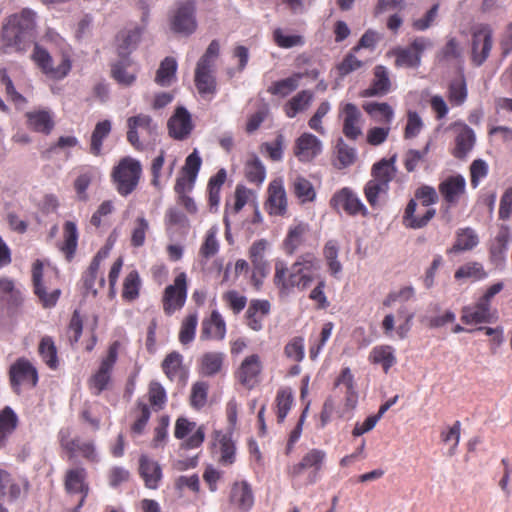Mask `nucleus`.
Segmentation results:
<instances>
[{
    "instance_id": "nucleus-28",
    "label": "nucleus",
    "mask_w": 512,
    "mask_h": 512,
    "mask_svg": "<svg viewBox=\"0 0 512 512\" xmlns=\"http://www.w3.org/2000/svg\"><path fill=\"white\" fill-rule=\"evenodd\" d=\"M29 482L26 478L15 479L4 469H0V497H7L9 501L17 500L22 491L27 492Z\"/></svg>"
},
{
    "instance_id": "nucleus-52",
    "label": "nucleus",
    "mask_w": 512,
    "mask_h": 512,
    "mask_svg": "<svg viewBox=\"0 0 512 512\" xmlns=\"http://www.w3.org/2000/svg\"><path fill=\"white\" fill-rule=\"evenodd\" d=\"M100 268L97 264H89L88 268L82 274L83 287L86 294L96 296L98 288L102 289L105 286V279L103 276L98 278Z\"/></svg>"
},
{
    "instance_id": "nucleus-60",
    "label": "nucleus",
    "mask_w": 512,
    "mask_h": 512,
    "mask_svg": "<svg viewBox=\"0 0 512 512\" xmlns=\"http://www.w3.org/2000/svg\"><path fill=\"white\" fill-rule=\"evenodd\" d=\"M468 96L466 82L463 76L451 81L448 87V100L453 106H461Z\"/></svg>"
},
{
    "instance_id": "nucleus-63",
    "label": "nucleus",
    "mask_w": 512,
    "mask_h": 512,
    "mask_svg": "<svg viewBox=\"0 0 512 512\" xmlns=\"http://www.w3.org/2000/svg\"><path fill=\"white\" fill-rule=\"evenodd\" d=\"M198 324V314L196 312L188 314L182 321L179 331V341L183 345L191 343L195 338Z\"/></svg>"
},
{
    "instance_id": "nucleus-38",
    "label": "nucleus",
    "mask_w": 512,
    "mask_h": 512,
    "mask_svg": "<svg viewBox=\"0 0 512 512\" xmlns=\"http://www.w3.org/2000/svg\"><path fill=\"white\" fill-rule=\"evenodd\" d=\"M29 128L35 132L50 134L54 128L53 115L48 109L34 110L26 113Z\"/></svg>"
},
{
    "instance_id": "nucleus-37",
    "label": "nucleus",
    "mask_w": 512,
    "mask_h": 512,
    "mask_svg": "<svg viewBox=\"0 0 512 512\" xmlns=\"http://www.w3.org/2000/svg\"><path fill=\"white\" fill-rule=\"evenodd\" d=\"M476 141L474 131L466 124H461V128L455 138V147L452 154L455 158L464 159L472 151Z\"/></svg>"
},
{
    "instance_id": "nucleus-6",
    "label": "nucleus",
    "mask_w": 512,
    "mask_h": 512,
    "mask_svg": "<svg viewBox=\"0 0 512 512\" xmlns=\"http://www.w3.org/2000/svg\"><path fill=\"white\" fill-rule=\"evenodd\" d=\"M122 347L119 340H115L107 348L106 355L102 357L98 369L88 380V387L92 394L99 396L108 389L112 381V372L118 360V354Z\"/></svg>"
},
{
    "instance_id": "nucleus-21",
    "label": "nucleus",
    "mask_w": 512,
    "mask_h": 512,
    "mask_svg": "<svg viewBox=\"0 0 512 512\" xmlns=\"http://www.w3.org/2000/svg\"><path fill=\"white\" fill-rule=\"evenodd\" d=\"M340 118L343 121V134L349 140H356L362 135V113L353 103H346L340 107Z\"/></svg>"
},
{
    "instance_id": "nucleus-4",
    "label": "nucleus",
    "mask_w": 512,
    "mask_h": 512,
    "mask_svg": "<svg viewBox=\"0 0 512 512\" xmlns=\"http://www.w3.org/2000/svg\"><path fill=\"white\" fill-rule=\"evenodd\" d=\"M396 159L397 156L393 155L390 159H381L372 166V179L365 184L364 195L373 208H380L388 196L390 182L397 172Z\"/></svg>"
},
{
    "instance_id": "nucleus-36",
    "label": "nucleus",
    "mask_w": 512,
    "mask_h": 512,
    "mask_svg": "<svg viewBox=\"0 0 512 512\" xmlns=\"http://www.w3.org/2000/svg\"><path fill=\"white\" fill-rule=\"evenodd\" d=\"M374 78L369 88L363 92L365 97L383 96L390 91L391 81L388 69L383 65L374 68Z\"/></svg>"
},
{
    "instance_id": "nucleus-9",
    "label": "nucleus",
    "mask_w": 512,
    "mask_h": 512,
    "mask_svg": "<svg viewBox=\"0 0 512 512\" xmlns=\"http://www.w3.org/2000/svg\"><path fill=\"white\" fill-rule=\"evenodd\" d=\"M433 41L424 36L415 37L408 46L396 47L392 54L395 56L396 67L418 68L421 65L422 55L426 50L432 49Z\"/></svg>"
},
{
    "instance_id": "nucleus-12",
    "label": "nucleus",
    "mask_w": 512,
    "mask_h": 512,
    "mask_svg": "<svg viewBox=\"0 0 512 512\" xmlns=\"http://www.w3.org/2000/svg\"><path fill=\"white\" fill-rule=\"evenodd\" d=\"M188 281L185 272H180L173 284L168 285L162 296V307L166 315L171 316L182 309L187 299Z\"/></svg>"
},
{
    "instance_id": "nucleus-53",
    "label": "nucleus",
    "mask_w": 512,
    "mask_h": 512,
    "mask_svg": "<svg viewBox=\"0 0 512 512\" xmlns=\"http://www.w3.org/2000/svg\"><path fill=\"white\" fill-rule=\"evenodd\" d=\"M294 403L293 393L290 388H281L275 397V413L278 423H283Z\"/></svg>"
},
{
    "instance_id": "nucleus-41",
    "label": "nucleus",
    "mask_w": 512,
    "mask_h": 512,
    "mask_svg": "<svg viewBox=\"0 0 512 512\" xmlns=\"http://www.w3.org/2000/svg\"><path fill=\"white\" fill-rule=\"evenodd\" d=\"M226 178L227 172L224 168H221L208 181V207L210 212L218 211L220 205V192L223 184L225 183Z\"/></svg>"
},
{
    "instance_id": "nucleus-58",
    "label": "nucleus",
    "mask_w": 512,
    "mask_h": 512,
    "mask_svg": "<svg viewBox=\"0 0 512 512\" xmlns=\"http://www.w3.org/2000/svg\"><path fill=\"white\" fill-rule=\"evenodd\" d=\"M177 62L172 57H166L160 64L156 73L155 81L163 87L170 86L175 79Z\"/></svg>"
},
{
    "instance_id": "nucleus-22",
    "label": "nucleus",
    "mask_w": 512,
    "mask_h": 512,
    "mask_svg": "<svg viewBox=\"0 0 512 512\" xmlns=\"http://www.w3.org/2000/svg\"><path fill=\"white\" fill-rule=\"evenodd\" d=\"M263 365L258 354H252L244 358L235 372L238 382L248 389H252L259 381Z\"/></svg>"
},
{
    "instance_id": "nucleus-48",
    "label": "nucleus",
    "mask_w": 512,
    "mask_h": 512,
    "mask_svg": "<svg viewBox=\"0 0 512 512\" xmlns=\"http://www.w3.org/2000/svg\"><path fill=\"white\" fill-rule=\"evenodd\" d=\"M478 235L470 227L462 228L458 231L454 245L447 251L448 253H458L472 250L478 245Z\"/></svg>"
},
{
    "instance_id": "nucleus-30",
    "label": "nucleus",
    "mask_w": 512,
    "mask_h": 512,
    "mask_svg": "<svg viewBox=\"0 0 512 512\" xmlns=\"http://www.w3.org/2000/svg\"><path fill=\"white\" fill-rule=\"evenodd\" d=\"M491 306L480 298L473 304L461 309V321L466 325L491 322Z\"/></svg>"
},
{
    "instance_id": "nucleus-55",
    "label": "nucleus",
    "mask_w": 512,
    "mask_h": 512,
    "mask_svg": "<svg viewBox=\"0 0 512 512\" xmlns=\"http://www.w3.org/2000/svg\"><path fill=\"white\" fill-rule=\"evenodd\" d=\"M77 245L78 232L76 226H65L63 231V240L59 241L57 246L68 261H71L74 258Z\"/></svg>"
},
{
    "instance_id": "nucleus-1",
    "label": "nucleus",
    "mask_w": 512,
    "mask_h": 512,
    "mask_svg": "<svg viewBox=\"0 0 512 512\" xmlns=\"http://www.w3.org/2000/svg\"><path fill=\"white\" fill-rule=\"evenodd\" d=\"M321 277V263L314 253L300 255L290 268L282 262L275 264L274 284L282 293L294 288L304 291Z\"/></svg>"
},
{
    "instance_id": "nucleus-56",
    "label": "nucleus",
    "mask_w": 512,
    "mask_h": 512,
    "mask_svg": "<svg viewBox=\"0 0 512 512\" xmlns=\"http://www.w3.org/2000/svg\"><path fill=\"white\" fill-rule=\"evenodd\" d=\"M224 356L220 352H207L200 360V374L214 376L220 372L223 366Z\"/></svg>"
},
{
    "instance_id": "nucleus-15",
    "label": "nucleus",
    "mask_w": 512,
    "mask_h": 512,
    "mask_svg": "<svg viewBox=\"0 0 512 512\" xmlns=\"http://www.w3.org/2000/svg\"><path fill=\"white\" fill-rule=\"evenodd\" d=\"M64 489L69 495H80V500L72 512H80L90 492L87 471L83 467L68 469L64 476Z\"/></svg>"
},
{
    "instance_id": "nucleus-13",
    "label": "nucleus",
    "mask_w": 512,
    "mask_h": 512,
    "mask_svg": "<svg viewBox=\"0 0 512 512\" xmlns=\"http://www.w3.org/2000/svg\"><path fill=\"white\" fill-rule=\"evenodd\" d=\"M170 25L175 33L184 36L193 34L197 29L195 2L193 0L179 2L171 16Z\"/></svg>"
},
{
    "instance_id": "nucleus-20",
    "label": "nucleus",
    "mask_w": 512,
    "mask_h": 512,
    "mask_svg": "<svg viewBox=\"0 0 512 512\" xmlns=\"http://www.w3.org/2000/svg\"><path fill=\"white\" fill-rule=\"evenodd\" d=\"M492 31L488 25H478L472 32V61L481 66L492 49Z\"/></svg>"
},
{
    "instance_id": "nucleus-45",
    "label": "nucleus",
    "mask_w": 512,
    "mask_h": 512,
    "mask_svg": "<svg viewBox=\"0 0 512 512\" xmlns=\"http://www.w3.org/2000/svg\"><path fill=\"white\" fill-rule=\"evenodd\" d=\"M142 281L137 270L128 272L123 280L121 297L125 302H133L140 296Z\"/></svg>"
},
{
    "instance_id": "nucleus-5",
    "label": "nucleus",
    "mask_w": 512,
    "mask_h": 512,
    "mask_svg": "<svg viewBox=\"0 0 512 512\" xmlns=\"http://www.w3.org/2000/svg\"><path fill=\"white\" fill-rule=\"evenodd\" d=\"M59 275L56 270L44 272V264L37 259L32 265L33 292L44 308L54 307L61 295L58 285Z\"/></svg>"
},
{
    "instance_id": "nucleus-39",
    "label": "nucleus",
    "mask_w": 512,
    "mask_h": 512,
    "mask_svg": "<svg viewBox=\"0 0 512 512\" xmlns=\"http://www.w3.org/2000/svg\"><path fill=\"white\" fill-rule=\"evenodd\" d=\"M130 415L133 418V422L130 426L132 436L142 435L151 416L148 404L138 399Z\"/></svg>"
},
{
    "instance_id": "nucleus-7",
    "label": "nucleus",
    "mask_w": 512,
    "mask_h": 512,
    "mask_svg": "<svg viewBox=\"0 0 512 512\" xmlns=\"http://www.w3.org/2000/svg\"><path fill=\"white\" fill-rule=\"evenodd\" d=\"M142 174V167L138 160L125 157L120 160L113 169V180L118 193L122 196H128L138 186Z\"/></svg>"
},
{
    "instance_id": "nucleus-29",
    "label": "nucleus",
    "mask_w": 512,
    "mask_h": 512,
    "mask_svg": "<svg viewBox=\"0 0 512 512\" xmlns=\"http://www.w3.org/2000/svg\"><path fill=\"white\" fill-rule=\"evenodd\" d=\"M331 202L337 208H342L346 212L352 215H363L365 216L368 211L365 205L362 203L360 198L349 188H343L337 192Z\"/></svg>"
},
{
    "instance_id": "nucleus-51",
    "label": "nucleus",
    "mask_w": 512,
    "mask_h": 512,
    "mask_svg": "<svg viewBox=\"0 0 512 512\" xmlns=\"http://www.w3.org/2000/svg\"><path fill=\"white\" fill-rule=\"evenodd\" d=\"M292 192L301 204L313 202L316 191L313 184L302 176H297L292 181Z\"/></svg>"
},
{
    "instance_id": "nucleus-49",
    "label": "nucleus",
    "mask_w": 512,
    "mask_h": 512,
    "mask_svg": "<svg viewBox=\"0 0 512 512\" xmlns=\"http://www.w3.org/2000/svg\"><path fill=\"white\" fill-rule=\"evenodd\" d=\"M215 438L218 440L220 446L219 463L223 466L232 465L236 460V448L231 436L216 431Z\"/></svg>"
},
{
    "instance_id": "nucleus-25",
    "label": "nucleus",
    "mask_w": 512,
    "mask_h": 512,
    "mask_svg": "<svg viewBox=\"0 0 512 512\" xmlns=\"http://www.w3.org/2000/svg\"><path fill=\"white\" fill-rule=\"evenodd\" d=\"M271 304L268 300L253 299L245 312V323L253 331H261L264 320L270 314Z\"/></svg>"
},
{
    "instance_id": "nucleus-35",
    "label": "nucleus",
    "mask_w": 512,
    "mask_h": 512,
    "mask_svg": "<svg viewBox=\"0 0 512 512\" xmlns=\"http://www.w3.org/2000/svg\"><path fill=\"white\" fill-rule=\"evenodd\" d=\"M139 474L149 489H156L162 478V470L158 462L143 455L139 459Z\"/></svg>"
},
{
    "instance_id": "nucleus-18",
    "label": "nucleus",
    "mask_w": 512,
    "mask_h": 512,
    "mask_svg": "<svg viewBox=\"0 0 512 512\" xmlns=\"http://www.w3.org/2000/svg\"><path fill=\"white\" fill-rule=\"evenodd\" d=\"M205 431L204 425H200L196 428V422L190 421L185 417H179L175 422L174 436L177 439H185V448L195 449L200 447L204 442Z\"/></svg>"
},
{
    "instance_id": "nucleus-14",
    "label": "nucleus",
    "mask_w": 512,
    "mask_h": 512,
    "mask_svg": "<svg viewBox=\"0 0 512 512\" xmlns=\"http://www.w3.org/2000/svg\"><path fill=\"white\" fill-rule=\"evenodd\" d=\"M413 319L414 313L402 305L396 315L389 313L383 318L381 327L386 336L392 337L395 333L398 339L403 340L411 331Z\"/></svg>"
},
{
    "instance_id": "nucleus-19",
    "label": "nucleus",
    "mask_w": 512,
    "mask_h": 512,
    "mask_svg": "<svg viewBox=\"0 0 512 512\" xmlns=\"http://www.w3.org/2000/svg\"><path fill=\"white\" fill-rule=\"evenodd\" d=\"M264 208L271 216L286 215L288 211V199L283 180L281 178L274 179L269 183Z\"/></svg>"
},
{
    "instance_id": "nucleus-8",
    "label": "nucleus",
    "mask_w": 512,
    "mask_h": 512,
    "mask_svg": "<svg viewBox=\"0 0 512 512\" xmlns=\"http://www.w3.org/2000/svg\"><path fill=\"white\" fill-rule=\"evenodd\" d=\"M127 140L137 150H143L144 141L154 140L158 135V125L147 114H137L127 119Z\"/></svg>"
},
{
    "instance_id": "nucleus-40",
    "label": "nucleus",
    "mask_w": 512,
    "mask_h": 512,
    "mask_svg": "<svg viewBox=\"0 0 512 512\" xmlns=\"http://www.w3.org/2000/svg\"><path fill=\"white\" fill-rule=\"evenodd\" d=\"M38 354L45 365L51 370L60 366L57 346L51 336H43L38 344Z\"/></svg>"
},
{
    "instance_id": "nucleus-42",
    "label": "nucleus",
    "mask_w": 512,
    "mask_h": 512,
    "mask_svg": "<svg viewBox=\"0 0 512 512\" xmlns=\"http://www.w3.org/2000/svg\"><path fill=\"white\" fill-rule=\"evenodd\" d=\"M314 99L310 90H302L293 96L285 105L284 111L288 118H294L298 113L308 109Z\"/></svg>"
},
{
    "instance_id": "nucleus-47",
    "label": "nucleus",
    "mask_w": 512,
    "mask_h": 512,
    "mask_svg": "<svg viewBox=\"0 0 512 512\" xmlns=\"http://www.w3.org/2000/svg\"><path fill=\"white\" fill-rule=\"evenodd\" d=\"M267 248L265 240H259L253 243L249 251V257L253 264V275L264 277L268 272V264L264 260V253Z\"/></svg>"
},
{
    "instance_id": "nucleus-16",
    "label": "nucleus",
    "mask_w": 512,
    "mask_h": 512,
    "mask_svg": "<svg viewBox=\"0 0 512 512\" xmlns=\"http://www.w3.org/2000/svg\"><path fill=\"white\" fill-rule=\"evenodd\" d=\"M255 503L252 485L246 480L234 481L228 494V507L231 512H249Z\"/></svg>"
},
{
    "instance_id": "nucleus-57",
    "label": "nucleus",
    "mask_w": 512,
    "mask_h": 512,
    "mask_svg": "<svg viewBox=\"0 0 512 512\" xmlns=\"http://www.w3.org/2000/svg\"><path fill=\"white\" fill-rule=\"evenodd\" d=\"M246 179L257 186H260L266 178V169L259 157L253 155L245 164Z\"/></svg>"
},
{
    "instance_id": "nucleus-26",
    "label": "nucleus",
    "mask_w": 512,
    "mask_h": 512,
    "mask_svg": "<svg viewBox=\"0 0 512 512\" xmlns=\"http://www.w3.org/2000/svg\"><path fill=\"white\" fill-rule=\"evenodd\" d=\"M171 137L177 140L187 138L193 130L191 115L184 107H178L168 121Z\"/></svg>"
},
{
    "instance_id": "nucleus-33",
    "label": "nucleus",
    "mask_w": 512,
    "mask_h": 512,
    "mask_svg": "<svg viewBox=\"0 0 512 512\" xmlns=\"http://www.w3.org/2000/svg\"><path fill=\"white\" fill-rule=\"evenodd\" d=\"M256 193L252 189L247 188L242 184H238L235 188L233 203L229 201L225 205L224 224H229V217L233 214H237L242 208L251 203H256Z\"/></svg>"
},
{
    "instance_id": "nucleus-2",
    "label": "nucleus",
    "mask_w": 512,
    "mask_h": 512,
    "mask_svg": "<svg viewBox=\"0 0 512 512\" xmlns=\"http://www.w3.org/2000/svg\"><path fill=\"white\" fill-rule=\"evenodd\" d=\"M3 43L9 51L25 52L35 40V14L24 9L9 17L2 31Z\"/></svg>"
},
{
    "instance_id": "nucleus-62",
    "label": "nucleus",
    "mask_w": 512,
    "mask_h": 512,
    "mask_svg": "<svg viewBox=\"0 0 512 512\" xmlns=\"http://www.w3.org/2000/svg\"><path fill=\"white\" fill-rule=\"evenodd\" d=\"M148 401L155 412L164 409L167 402L166 390L161 383L152 381L148 387Z\"/></svg>"
},
{
    "instance_id": "nucleus-32",
    "label": "nucleus",
    "mask_w": 512,
    "mask_h": 512,
    "mask_svg": "<svg viewBox=\"0 0 512 512\" xmlns=\"http://www.w3.org/2000/svg\"><path fill=\"white\" fill-rule=\"evenodd\" d=\"M194 81L198 93L203 98L209 97L211 99L216 94L217 82L214 76V67L197 64Z\"/></svg>"
},
{
    "instance_id": "nucleus-24",
    "label": "nucleus",
    "mask_w": 512,
    "mask_h": 512,
    "mask_svg": "<svg viewBox=\"0 0 512 512\" xmlns=\"http://www.w3.org/2000/svg\"><path fill=\"white\" fill-rule=\"evenodd\" d=\"M322 142L311 133L301 134L295 141L294 155L301 162H310L322 152Z\"/></svg>"
},
{
    "instance_id": "nucleus-54",
    "label": "nucleus",
    "mask_w": 512,
    "mask_h": 512,
    "mask_svg": "<svg viewBox=\"0 0 512 512\" xmlns=\"http://www.w3.org/2000/svg\"><path fill=\"white\" fill-rule=\"evenodd\" d=\"M488 273L479 262H467L461 265L454 273L456 280L470 279L473 282L487 278Z\"/></svg>"
},
{
    "instance_id": "nucleus-64",
    "label": "nucleus",
    "mask_w": 512,
    "mask_h": 512,
    "mask_svg": "<svg viewBox=\"0 0 512 512\" xmlns=\"http://www.w3.org/2000/svg\"><path fill=\"white\" fill-rule=\"evenodd\" d=\"M363 108L369 115L385 123H390L394 116L392 107L387 103L370 102L366 103Z\"/></svg>"
},
{
    "instance_id": "nucleus-34",
    "label": "nucleus",
    "mask_w": 512,
    "mask_h": 512,
    "mask_svg": "<svg viewBox=\"0 0 512 512\" xmlns=\"http://www.w3.org/2000/svg\"><path fill=\"white\" fill-rule=\"evenodd\" d=\"M226 336V323L222 315L213 310L209 317L202 320L201 339L202 340H223Z\"/></svg>"
},
{
    "instance_id": "nucleus-11",
    "label": "nucleus",
    "mask_w": 512,
    "mask_h": 512,
    "mask_svg": "<svg viewBox=\"0 0 512 512\" xmlns=\"http://www.w3.org/2000/svg\"><path fill=\"white\" fill-rule=\"evenodd\" d=\"M32 58L41 71L50 79L61 80L65 78L72 67L69 57L62 56L57 65L47 50L35 44Z\"/></svg>"
},
{
    "instance_id": "nucleus-61",
    "label": "nucleus",
    "mask_w": 512,
    "mask_h": 512,
    "mask_svg": "<svg viewBox=\"0 0 512 512\" xmlns=\"http://www.w3.org/2000/svg\"><path fill=\"white\" fill-rule=\"evenodd\" d=\"M338 252L339 248L335 240H329L323 249V256L326 260L328 271L334 277H337L342 271V265L337 259Z\"/></svg>"
},
{
    "instance_id": "nucleus-3",
    "label": "nucleus",
    "mask_w": 512,
    "mask_h": 512,
    "mask_svg": "<svg viewBox=\"0 0 512 512\" xmlns=\"http://www.w3.org/2000/svg\"><path fill=\"white\" fill-rule=\"evenodd\" d=\"M327 454L319 448H311L303 454L297 463L286 467V476L294 490L313 485L319 479L325 466Z\"/></svg>"
},
{
    "instance_id": "nucleus-31",
    "label": "nucleus",
    "mask_w": 512,
    "mask_h": 512,
    "mask_svg": "<svg viewBox=\"0 0 512 512\" xmlns=\"http://www.w3.org/2000/svg\"><path fill=\"white\" fill-rule=\"evenodd\" d=\"M144 27L121 30L116 36V50L119 57L126 59L138 46Z\"/></svg>"
},
{
    "instance_id": "nucleus-27",
    "label": "nucleus",
    "mask_w": 512,
    "mask_h": 512,
    "mask_svg": "<svg viewBox=\"0 0 512 512\" xmlns=\"http://www.w3.org/2000/svg\"><path fill=\"white\" fill-rule=\"evenodd\" d=\"M161 368L170 381L186 384L188 370L184 366L183 356L179 352L173 351L167 354L162 361Z\"/></svg>"
},
{
    "instance_id": "nucleus-17",
    "label": "nucleus",
    "mask_w": 512,
    "mask_h": 512,
    "mask_svg": "<svg viewBox=\"0 0 512 512\" xmlns=\"http://www.w3.org/2000/svg\"><path fill=\"white\" fill-rule=\"evenodd\" d=\"M71 431L69 428H62L58 433L60 446L72 458L79 453L84 459L89 462H97L98 457L95 446L92 441H81L79 438L72 439Z\"/></svg>"
},
{
    "instance_id": "nucleus-10",
    "label": "nucleus",
    "mask_w": 512,
    "mask_h": 512,
    "mask_svg": "<svg viewBox=\"0 0 512 512\" xmlns=\"http://www.w3.org/2000/svg\"><path fill=\"white\" fill-rule=\"evenodd\" d=\"M38 371L26 358H18L9 369V382L13 392L19 395L22 387L33 389L38 383Z\"/></svg>"
},
{
    "instance_id": "nucleus-59",
    "label": "nucleus",
    "mask_w": 512,
    "mask_h": 512,
    "mask_svg": "<svg viewBox=\"0 0 512 512\" xmlns=\"http://www.w3.org/2000/svg\"><path fill=\"white\" fill-rule=\"evenodd\" d=\"M112 124L110 120H103L96 124L92 135L90 150L93 155H99L101 153L103 140L110 134Z\"/></svg>"
},
{
    "instance_id": "nucleus-46",
    "label": "nucleus",
    "mask_w": 512,
    "mask_h": 512,
    "mask_svg": "<svg viewBox=\"0 0 512 512\" xmlns=\"http://www.w3.org/2000/svg\"><path fill=\"white\" fill-rule=\"evenodd\" d=\"M0 299L8 305V307H18L22 304L23 297L21 291L16 288L15 282L7 277L0 278Z\"/></svg>"
},
{
    "instance_id": "nucleus-23",
    "label": "nucleus",
    "mask_w": 512,
    "mask_h": 512,
    "mask_svg": "<svg viewBox=\"0 0 512 512\" xmlns=\"http://www.w3.org/2000/svg\"><path fill=\"white\" fill-rule=\"evenodd\" d=\"M439 192L449 206H455L466 194V180L460 174L449 176L439 184Z\"/></svg>"
},
{
    "instance_id": "nucleus-50",
    "label": "nucleus",
    "mask_w": 512,
    "mask_h": 512,
    "mask_svg": "<svg viewBox=\"0 0 512 512\" xmlns=\"http://www.w3.org/2000/svg\"><path fill=\"white\" fill-rule=\"evenodd\" d=\"M303 77V73H294L290 77L275 81L268 87L267 91L272 95L286 97L299 87L300 80Z\"/></svg>"
},
{
    "instance_id": "nucleus-44",
    "label": "nucleus",
    "mask_w": 512,
    "mask_h": 512,
    "mask_svg": "<svg viewBox=\"0 0 512 512\" xmlns=\"http://www.w3.org/2000/svg\"><path fill=\"white\" fill-rule=\"evenodd\" d=\"M394 348L390 345L375 346L369 355V360L373 364H380L385 373L397 362Z\"/></svg>"
},
{
    "instance_id": "nucleus-43",
    "label": "nucleus",
    "mask_w": 512,
    "mask_h": 512,
    "mask_svg": "<svg viewBox=\"0 0 512 512\" xmlns=\"http://www.w3.org/2000/svg\"><path fill=\"white\" fill-rule=\"evenodd\" d=\"M18 416L10 406L0 410V448L6 445L7 439L18 426Z\"/></svg>"
}]
</instances>
